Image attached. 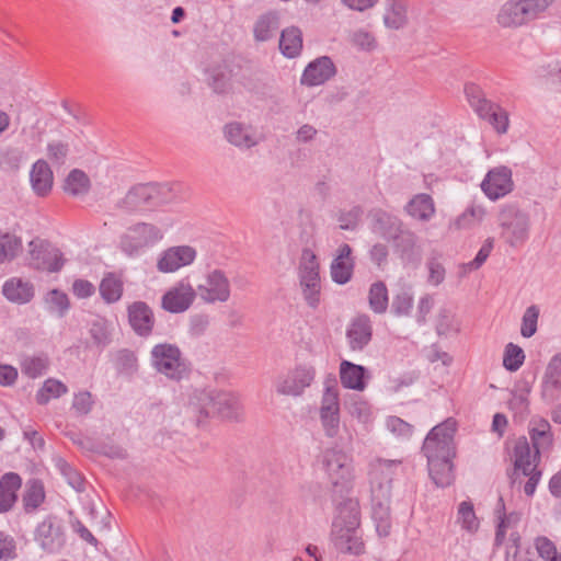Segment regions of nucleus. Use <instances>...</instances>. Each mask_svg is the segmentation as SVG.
Here are the masks:
<instances>
[{"label": "nucleus", "instance_id": "obj_1", "mask_svg": "<svg viewBox=\"0 0 561 561\" xmlns=\"http://www.w3.org/2000/svg\"><path fill=\"white\" fill-rule=\"evenodd\" d=\"M183 412L197 427H202L210 416L239 421L242 404L233 392L215 389L195 390L184 405Z\"/></svg>", "mask_w": 561, "mask_h": 561}, {"label": "nucleus", "instance_id": "obj_2", "mask_svg": "<svg viewBox=\"0 0 561 561\" xmlns=\"http://www.w3.org/2000/svg\"><path fill=\"white\" fill-rule=\"evenodd\" d=\"M399 463L396 460H379L370 471L371 515L380 537H388L391 531L392 469Z\"/></svg>", "mask_w": 561, "mask_h": 561}, {"label": "nucleus", "instance_id": "obj_3", "mask_svg": "<svg viewBox=\"0 0 561 561\" xmlns=\"http://www.w3.org/2000/svg\"><path fill=\"white\" fill-rule=\"evenodd\" d=\"M456 431L457 422L448 417L428 432L422 446L427 462L453 460L456 457L454 440Z\"/></svg>", "mask_w": 561, "mask_h": 561}, {"label": "nucleus", "instance_id": "obj_4", "mask_svg": "<svg viewBox=\"0 0 561 561\" xmlns=\"http://www.w3.org/2000/svg\"><path fill=\"white\" fill-rule=\"evenodd\" d=\"M463 92L474 113L486 121L497 134H505L508 129V113L500 104L486 99L482 88L473 82L465 84Z\"/></svg>", "mask_w": 561, "mask_h": 561}, {"label": "nucleus", "instance_id": "obj_5", "mask_svg": "<svg viewBox=\"0 0 561 561\" xmlns=\"http://www.w3.org/2000/svg\"><path fill=\"white\" fill-rule=\"evenodd\" d=\"M172 197L167 184H138L133 186L118 202L117 207L128 213L157 207Z\"/></svg>", "mask_w": 561, "mask_h": 561}, {"label": "nucleus", "instance_id": "obj_6", "mask_svg": "<svg viewBox=\"0 0 561 561\" xmlns=\"http://www.w3.org/2000/svg\"><path fill=\"white\" fill-rule=\"evenodd\" d=\"M322 465L332 484L333 493H348L353 488L352 459L342 450L330 448L322 455Z\"/></svg>", "mask_w": 561, "mask_h": 561}, {"label": "nucleus", "instance_id": "obj_7", "mask_svg": "<svg viewBox=\"0 0 561 561\" xmlns=\"http://www.w3.org/2000/svg\"><path fill=\"white\" fill-rule=\"evenodd\" d=\"M502 237L507 244L519 248L529 238L530 219L515 205H505L499 214Z\"/></svg>", "mask_w": 561, "mask_h": 561}, {"label": "nucleus", "instance_id": "obj_8", "mask_svg": "<svg viewBox=\"0 0 561 561\" xmlns=\"http://www.w3.org/2000/svg\"><path fill=\"white\" fill-rule=\"evenodd\" d=\"M320 265L314 252L305 248L298 266L299 283L304 298L309 307L318 308L320 304Z\"/></svg>", "mask_w": 561, "mask_h": 561}, {"label": "nucleus", "instance_id": "obj_9", "mask_svg": "<svg viewBox=\"0 0 561 561\" xmlns=\"http://www.w3.org/2000/svg\"><path fill=\"white\" fill-rule=\"evenodd\" d=\"M317 369L312 363H296L285 375L278 376L275 390L280 396L300 397L314 382Z\"/></svg>", "mask_w": 561, "mask_h": 561}, {"label": "nucleus", "instance_id": "obj_10", "mask_svg": "<svg viewBox=\"0 0 561 561\" xmlns=\"http://www.w3.org/2000/svg\"><path fill=\"white\" fill-rule=\"evenodd\" d=\"M162 238L160 230L151 224L138 222L119 238V249L127 256H138L145 248L154 244Z\"/></svg>", "mask_w": 561, "mask_h": 561}, {"label": "nucleus", "instance_id": "obj_11", "mask_svg": "<svg viewBox=\"0 0 561 561\" xmlns=\"http://www.w3.org/2000/svg\"><path fill=\"white\" fill-rule=\"evenodd\" d=\"M513 456L515 458V469L522 470L523 474L528 477V481L524 485V492L527 496H533L542 471L538 469L539 463L531 460L530 446L526 436H520L515 440Z\"/></svg>", "mask_w": 561, "mask_h": 561}, {"label": "nucleus", "instance_id": "obj_12", "mask_svg": "<svg viewBox=\"0 0 561 561\" xmlns=\"http://www.w3.org/2000/svg\"><path fill=\"white\" fill-rule=\"evenodd\" d=\"M34 540L47 553H58L65 547L66 536L61 523L53 516L41 522L34 533Z\"/></svg>", "mask_w": 561, "mask_h": 561}, {"label": "nucleus", "instance_id": "obj_13", "mask_svg": "<svg viewBox=\"0 0 561 561\" xmlns=\"http://www.w3.org/2000/svg\"><path fill=\"white\" fill-rule=\"evenodd\" d=\"M481 190L491 201H497L514 190L512 170L506 165H499L488 171Z\"/></svg>", "mask_w": 561, "mask_h": 561}, {"label": "nucleus", "instance_id": "obj_14", "mask_svg": "<svg viewBox=\"0 0 561 561\" xmlns=\"http://www.w3.org/2000/svg\"><path fill=\"white\" fill-rule=\"evenodd\" d=\"M531 460L539 463L541 455L549 453L553 446V433L550 423L545 419H531L528 424Z\"/></svg>", "mask_w": 561, "mask_h": 561}, {"label": "nucleus", "instance_id": "obj_15", "mask_svg": "<svg viewBox=\"0 0 561 561\" xmlns=\"http://www.w3.org/2000/svg\"><path fill=\"white\" fill-rule=\"evenodd\" d=\"M336 67L329 56L318 57L305 68L300 77V84L306 87L324 84L336 75Z\"/></svg>", "mask_w": 561, "mask_h": 561}, {"label": "nucleus", "instance_id": "obj_16", "mask_svg": "<svg viewBox=\"0 0 561 561\" xmlns=\"http://www.w3.org/2000/svg\"><path fill=\"white\" fill-rule=\"evenodd\" d=\"M360 526V506L357 499L346 497L336 504V515L332 523V530L358 529Z\"/></svg>", "mask_w": 561, "mask_h": 561}, {"label": "nucleus", "instance_id": "obj_17", "mask_svg": "<svg viewBox=\"0 0 561 561\" xmlns=\"http://www.w3.org/2000/svg\"><path fill=\"white\" fill-rule=\"evenodd\" d=\"M355 257L353 256V249L347 243H342L337 249V255L333 259L330 265L331 278L335 284H347L354 274Z\"/></svg>", "mask_w": 561, "mask_h": 561}, {"label": "nucleus", "instance_id": "obj_18", "mask_svg": "<svg viewBox=\"0 0 561 561\" xmlns=\"http://www.w3.org/2000/svg\"><path fill=\"white\" fill-rule=\"evenodd\" d=\"M206 302H226L230 298V283L224 271L214 270L207 275V286H199Z\"/></svg>", "mask_w": 561, "mask_h": 561}, {"label": "nucleus", "instance_id": "obj_19", "mask_svg": "<svg viewBox=\"0 0 561 561\" xmlns=\"http://www.w3.org/2000/svg\"><path fill=\"white\" fill-rule=\"evenodd\" d=\"M373 324L367 314L355 317L347 330L346 339L352 351H363L371 341Z\"/></svg>", "mask_w": 561, "mask_h": 561}, {"label": "nucleus", "instance_id": "obj_20", "mask_svg": "<svg viewBox=\"0 0 561 561\" xmlns=\"http://www.w3.org/2000/svg\"><path fill=\"white\" fill-rule=\"evenodd\" d=\"M128 322L135 333L147 337L151 334L154 317L151 308L144 301H135L127 308Z\"/></svg>", "mask_w": 561, "mask_h": 561}, {"label": "nucleus", "instance_id": "obj_21", "mask_svg": "<svg viewBox=\"0 0 561 561\" xmlns=\"http://www.w3.org/2000/svg\"><path fill=\"white\" fill-rule=\"evenodd\" d=\"M32 264L42 271L59 272L64 266L62 253L59 249L46 243L32 251Z\"/></svg>", "mask_w": 561, "mask_h": 561}, {"label": "nucleus", "instance_id": "obj_22", "mask_svg": "<svg viewBox=\"0 0 561 561\" xmlns=\"http://www.w3.org/2000/svg\"><path fill=\"white\" fill-rule=\"evenodd\" d=\"M368 370L362 365L348 360L340 364V380L344 388L363 391L367 386Z\"/></svg>", "mask_w": 561, "mask_h": 561}, {"label": "nucleus", "instance_id": "obj_23", "mask_svg": "<svg viewBox=\"0 0 561 561\" xmlns=\"http://www.w3.org/2000/svg\"><path fill=\"white\" fill-rule=\"evenodd\" d=\"M224 135L228 142L240 149H250L257 145L252 127L240 122L226 124Z\"/></svg>", "mask_w": 561, "mask_h": 561}, {"label": "nucleus", "instance_id": "obj_24", "mask_svg": "<svg viewBox=\"0 0 561 561\" xmlns=\"http://www.w3.org/2000/svg\"><path fill=\"white\" fill-rule=\"evenodd\" d=\"M22 485L21 477L15 472L4 473L0 479V514L8 513L18 501V491Z\"/></svg>", "mask_w": 561, "mask_h": 561}, {"label": "nucleus", "instance_id": "obj_25", "mask_svg": "<svg viewBox=\"0 0 561 561\" xmlns=\"http://www.w3.org/2000/svg\"><path fill=\"white\" fill-rule=\"evenodd\" d=\"M542 394L550 399L561 396V353H557L549 360L542 378Z\"/></svg>", "mask_w": 561, "mask_h": 561}, {"label": "nucleus", "instance_id": "obj_26", "mask_svg": "<svg viewBox=\"0 0 561 561\" xmlns=\"http://www.w3.org/2000/svg\"><path fill=\"white\" fill-rule=\"evenodd\" d=\"M54 175L49 164L43 160H37L30 171V182L34 193L37 196H46L53 187Z\"/></svg>", "mask_w": 561, "mask_h": 561}, {"label": "nucleus", "instance_id": "obj_27", "mask_svg": "<svg viewBox=\"0 0 561 561\" xmlns=\"http://www.w3.org/2000/svg\"><path fill=\"white\" fill-rule=\"evenodd\" d=\"M496 21L502 27H518L529 22L520 0L505 2L496 15Z\"/></svg>", "mask_w": 561, "mask_h": 561}, {"label": "nucleus", "instance_id": "obj_28", "mask_svg": "<svg viewBox=\"0 0 561 561\" xmlns=\"http://www.w3.org/2000/svg\"><path fill=\"white\" fill-rule=\"evenodd\" d=\"M391 241H393L394 252L400 256L403 263L411 264L420 260L414 232L402 229Z\"/></svg>", "mask_w": 561, "mask_h": 561}, {"label": "nucleus", "instance_id": "obj_29", "mask_svg": "<svg viewBox=\"0 0 561 561\" xmlns=\"http://www.w3.org/2000/svg\"><path fill=\"white\" fill-rule=\"evenodd\" d=\"M153 367L167 377H175V346L158 344L151 351Z\"/></svg>", "mask_w": 561, "mask_h": 561}, {"label": "nucleus", "instance_id": "obj_30", "mask_svg": "<svg viewBox=\"0 0 561 561\" xmlns=\"http://www.w3.org/2000/svg\"><path fill=\"white\" fill-rule=\"evenodd\" d=\"M373 229L383 239L391 241L403 229V224L398 217L377 209L373 213Z\"/></svg>", "mask_w": 561, "mask_h": 561}, {"label": "nucleus", "instance_id": "obj_31", "mask_svg": "<svg viewBox=\"0 0 561 561\" xmlns=\"http://www.w3.org/2000/svg\"><path fill=\"white\" fill-rule=\"evenodd\" d=\"M332 536L334 546L339 551L354 556H360L365 552V543L362 537L357 535V529H344L341 533L332 530Z\"/></svg>", "mask_w": 561, "mask_h": 561}, {"label": "nucleus", "instance_id": "obj_32", "mask_svg": "<svg viewBox=\"0 0 561 561\" xmlns=\"http://www.w3.org/2000/svg\"><path fill=\"white\" fill-rule=\"evenodd\" d=\"M405 0H385L383 23L391 30L403 28L408 24Z\"/></svg>", "mask_w": 561, "mask_h": 561}, {"label": "nucleus", "instance_id": "obj_33", "mask_svg": "<svg viewBox=\"0 0 561 561\" xmlns=\"http://www.w3.org/2000/svg\"><path fill=\"white\" fill-rule=\"evenodd\" d=\"M4 297L15 304H26L34 296V288L30 282L21 278L8 279L2 286Z\"/></svg>", "mask_w": 561, "mask_h": 561}, {"label": "nucleus", "instance_id": "obj_34", "mask_svg": "<svg viewBox=\"0 0 561 561\" xmlns=\"http://www.w3.org/2000/svg\"><path fill=\"white\" fill-rule=\"evenodd\" d=\"M279 49L287 58H295L302 49V32L297 26H290L282 31Z\"/></svg>", "mask_w": 561, "mask_h": 561}, {"label": "nucleus", "instance_id": "obj_35", "mask_svg": "<svg viewBox=\"0 0 561 561\" xmlns=\"http://www.w3.org/2000/svg\"><path fill=\"white\" fill-rule=\"evenodd\" d=\"M46 497L44 484L38 479H30L25 484L22 497L23 507L26 513H34L44 503Z\"/></svg>", "mask_w": 561, "mask_h": 561}, {"label": "nucleus", "instance_id": "obj_36", "mask_svg": "<svg viewBox=\"0 0 561 561\" xmlns=\"http://www.w3.org/2000/svg\"><path fill=\"white\" fill-rule=\"evenodd\" d=\"M405 210L413 218L428 221L435 214L434 201L428 194H417L407 204Z\"/></svg>", "mask_w": 561, "mask_h": 561}, {"label": "nucleus", "instance_id": "obj_37", "mask_svg": "<svg viewBox=\"0 0 561 561\" xmlns=\"http://www.w3.org/2000/svg\"><path fill=\"white\" fill-rule=\"evenodd\" d=\"M428 474L436 486L447 488L455 480L453 460L427 462Z\"/></svg>", "mask_w": 561, "mask_h": 561}, {"label": "nucleus", "instance_id": "obj_38", "mask_svg": "<svg viewBox=\"0 0 561 561\" xmlns=\"http://www.w3.org/2000/svg\"><path fill=\"white\" fill-rule=\"evenodd\" d=\"M279 27L278 15L276 12L262 14L254 24V38L259 42L271 39Z\"/></svg>", "mask_w": 561, "mask_h": 561}, {"label": "nucleus", "instance_id": "obj_39", "mask_svg": "<svg viewBox=\"0 0 561 561\" xmlns=\"http://www.w3.org/2000/svg\"><path fill=\"white\" fill-rule=\"evenodd\" d=\"M368 304L371 311L382 314L389 306L388 288L382 280L375 282L368 290Z\"/></svg>", "mask_w": 561, "mask_h": 561}, {"label": "nucleus", "instance_id": "obj_40", "mask_svg": "<svg viewBox=\"0 0 561 561\" xmlns=\"http://www.w3.org/2000/svg\"><path fill=\"white\" fill-rule=\"evenodd\" d=\"M99 290L105 302H116L123 295V282L115 274L108 273L101 280Z\"/></svg>", "mask_w": 561, "mask_h": 561}, {"label": "nucleus", "instance_id": "obj_41", "mask_svg": "<svg viewBox=\"0 0 561 561\" xmlns=\"http://www.w3.org/2000/svg\"><path fill=\"white\" fill-rule=\"evenodd\" d=\"M208 85L217 94L229 93L232 89L231 75L225 67L217 66L208 70Z\"/></svg>", "mask_w": 561, "mask_h": 561}, {"label": "nucleus", "instance_id": "obj_42", "mask_svg": "<svg viewBox=\"0 0 561 561\" xmlns=\"http://www.w3.org/2000/svg\"><path fill=\"white\" fill-rule=\"evenodd\" d=\"M49 365L48 356L45 354L24 356L21 359V370L28 378L35 379L44 375Z\"/></svg>", "mask_w": 561, "mask_h": 561}, {"label": "nucleus", "instance_id": "obj_43", "mask_svg": "<svg viewBox=\"0 0 561 561\" xmlns=\"http://www.w3.org/2000/svg\"><path fill=\"white\" fill-rule=\"evenodd\" d=\"M89 188L90 180L88 175L79 169H73L72 171H70V173L65 180L64 190L69 195H84L88 193Z\"/></svg>", "mask_w": 561, "mask_h": 561}, {"label": "nucleus", "instance_id": "obj_44", "mask_svg": "<svg viewBox=\"0 0 561 561\" xmlns=\"http://www.w3.org/2000/svg\"><path fill=\"white\" fill-rule=\"evenodd\" d=\"M67 392L68 387L64 382L54 378H48L37 391L36 402L41 405H45L50 399L59 398Z\"/></svg>", "mask_w": 561, "mask_h": 561}, {"label": "nucleus", "instance_id": "obj_45", "mask_svg": "<svg viewBox=\"0 0 561 561\" xmlns=\"http://www.w3.org/2000/svg\"><path fill=\"white\" fill-rule=\"evenodd\" d=\"M458 522L462 529L474 533L479 528V520L476 516L471 501H462L458 506Z\"/></svg>", "mask_w": 561, "mask_h": 561}, {"label": "nucleus", "instance_id": "obj_46", "mask_svg": "<svg viewBox=\"0 0 561 561\" xmlns=\"http://www.w3.org/2000/svg\"><path fill=\"white\" fill-rule=\"evenodd\" d=\"M22 242L21 239L10 234H0V263L4 261H11L21 251Z\"/></svg>", "mask_w": 561, "mask_h": 561}, {"label": "nucleus", "instance_id": "obj_47", "mask_svg": "<svg viewBox=\"0 0 561 561\" xmlns=\"http://www.w3.org/2000/svg\"><path fill=\"white\" fill-rule=\"evenodd\" d=\"M525 360L523 348L514 343H508L504 350L503 366L508 371H516Z\"/></svg>", "mask_w": 561, "mask_h": 561}, {"label": "nucleus", "instance_id": "obj_48", "mask_svg": "<svg viewBox=\"0 0 561 561\" xmlns=\"http://www.w3.org/2000/svg\"><path fill=\"white\" fill-rule=\"evenodd\" d=\"M25 160L24 151L20 148H8L0 156V165L5 171H16Z\"/></svg>", "mask_w": 561, "mask_h": 561}, {"label": "nucleus", "instance_id": "obj_49", "mask_svg": "<svg viewBox=\"0 0 561 561\" xmlns=\"http://www.w3.org/2000/svg\"><path fill=\"white\" fill-rule=\"evenodd\" d=\"M46 304L48 310L56 312L59 317H64L70 307L68 296L58 289H53L47 294Z\"/></svg>", "mask_w": 561, "mask_h": 561}, {"label": "nucleus", "instance_id": "obj_50", "mask_svg": "<svg viewBox=\"0 0 561 561\" xmlns=\"http://www.w3.org/2000/svg\"><path fill=\"white\" fill-rule=\"evenodd\" d=\"M539 308L536 305L529 306L522 318L520 334L524 337H531L537 332Z\"/></svg>", "mask_w": 561, "mask_h": 561}, {"label": "nucleus", "instance_id": "obj_51", "mask_svg": "<svg viewBox=\"0 0 561 561\" xmlns=\"http://www.w3.org/2000/svg\"><path fill=\"white\" fill-rule=\"evenodd\" d=\"M493 247H494L493 239L488 238L484 241V243L482 244V247L480 248V250L478 251L476 257L472 261H470L468 263H463L461 265V268L463 270V274L479 270L484 264V262L488 260V257L490 256V254L493 250Z\"/></svg>", "mask_w": 561, "mask_h": 561}, {"label": "nucleus", "instance_id": "obj_52", "mask_svg": "<svg viewBox=\"0 0 561 561\" xmlns=\"http://www.w3.org/2000/svg\"><path fill=\"white\" fill-rule=\"evenodd\" d=\"M364 210L360 206H353L350 210H341L337 216L342 230H354L360 220Z\"/></svg>", "mask_w": 561, "mask_h": 561}, {"label": "nucleus", "instance_id": "obj_53", "mask_svg": "<svg viewBox=\"0 0 561 561\" xmlns=\"http://www.w3.org/2000/svg\"><path fill=\"white\" fill-rule=\"evenodd\" d=\"M413 307V296L407 291L403 290L399 294H397L391 304V311L397 317L408 316Z\"/></svg>", "mask_w": 561, "mask_h": 561}, {"label": "nucleus", "instance_id": "obj_54", "mask_svg": "<svg viewBox=\"0 0 561 561\" xmlns=\"http://www.w3.org/2000/svg\"><path fill=\"white\" fill-rule=\"evenodd\" d=\"M115 365L119 373L131 374L137 368V357L129 350H121L116 353Z\"/></svg>", "mask_w": 561, "mask_h": 561}, {"label": "nucleus", "instance_id": "obj_55", "mask_svg": "<svg viewBox=\"0 0 561 561\" xmlns=\"http://www.w3.org/2000/svg\"><path fill=\"white\" fill-rule=\"evenodd\" d=\"M536 549L545 561H561V554L558 553L554 543L547 537L536 539Z\"/></svg>", "mask_w": 561, "mask_h": 561}, {"label": "nucleus", "instance_id": "obj_56", "mask_svg": "<svg viewBox=\"0 0 561 561\" xmlns=\"http://www.w3.org/2000/svg\"><path fill=\"white\" fill-rule=\"evenodd\" d=\"M320 420L328 437H335L340 430V411L320 412Z\"/></svg>", "mask_w": 561, "mask_h": 561}, {"label": "nucleus", "instance_id": "obj_57", "mask_svg": "<svg viewBox=\"0 0 561 561\" xmlns=\"http://www.w3.org/2000/svg\"><path fill=\"white\" fill-rule=\"evenodd\" d=\"M340 411L339 391L335 386H327L321 398L320 412Z\"/></svg>", "mask_w": 561, "mask_h": 561}, {"label": "nucleus", "instance_id": "obj_58", "mask_svg": "<svg viewBox=\"0 0 561 561\" xmlns=\"http://www.w3.org/2000/svg\"><path fill=\"white\" fill-rule=\"evenodd\" d=\"M60 471L72 489L77 492L84 491V479L75 468L66 461H61Z\"/></svg>", "mask_w": 561, "mask_h": 561}, {"label": "nucleus", "instance_id": "obj_59", "mask_svg": "<svg viewBox=\"0 0 561 561\" xmlns=\"http://www.w3.org/2000/svg\"><path fill=\"white\" fill-rule=\"evenodd\" d=\"M196 297L195 290L183 282L178 283V313L190 308Z\"/></svg>", "mask_w": 561, "mask_h": 561}, {"label": "nucleus", "instance_id": "obj_60", "mask_svg": "<svg viewBox=\"0 0 561 561\" xmlns=\"http://www.w3.org/2000/svg\"><path fill=\"white\" fill-rule=\"evenodd\" d=\"M528 21H533L538 18L539 14L545 12L554 0H520Z\"/></svg>", "mask_w": 561, "mask_h": 561}, {"label": "nucleus", "instance_id": "obj_61", "mask_svg": "<svg viewBox=\"0 0 561 561\" xmlns=\"http://www.w3.org/2000/svg\"><path fill=\"white\" fill-rule=\"evenodd\" d=\"M93 407L92 394L89 391H80L75 394L72 401V409L79 415H87L91 412Z\"/></svg>", "mask_w": 561, "mask_h": 561}, {"label": "nucleus", "instance_id": "obj_62", "mask_svg": "<svg viewBox=\"0 0 561 561\" xmlns=\"http://www.w3.org/2000/svg\"><path fill=\"white\" fill-rule=\"evenodd\" d=\"M14 539L0 530V561H9L16 557Z\"/></svg>", "mask_w": 561, "mask_h": 561}, {"label": "nucleus", "instance_id": "obj_63", "mask_svg": "<svg viewBox=\"0 0 561 561\" xmlns=\"http://www.w3.org/2000/svg\"><path fill=\"white\" fill-rule=\"evenodd\" d=\"M68 151V144L62 141H51L47 145V156L54 163L57 164H62L65 162Z\"/></svg>", "mask_w": 561, "mask_h": 561}, {"label": "nucleus", "instance_id": "obj_64", "mask_svg": "<svg viewBox=\"0 0 561 561\" xmlns=\"http://www.w3.org/2000/svg\"><path fill=\"white\" fill-rule=\"evenodd\" d=\"M387 427L392 433L403 437H410L413 432L412 425L398 416H390L387 420Z\"/></svg>", "mask_w": 561, "mask_h": 561}]
</instances>
